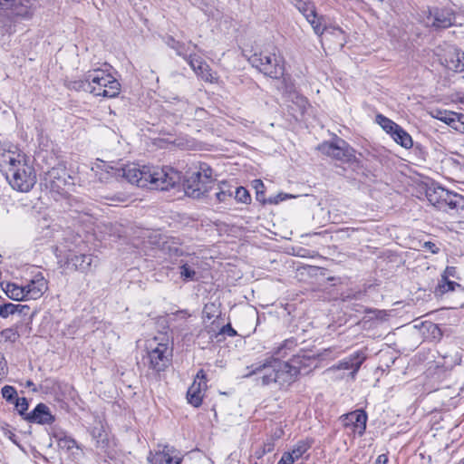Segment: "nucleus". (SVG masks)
Returning <instances> with one entry per match:
<instances>
[{
  "mask_svg": "<svg viewBox=\"0 0 464 464\" xmlns=\"http://www.w3.org/2000/svg\"><path fill=\"white\" fill-rule=\"evenodd\" d=\"M118 175L128 182L140 188L167 190L179 183L181 175L171 167L139 166L129 163L124 166L118 164Z\"/></svg>",
  "mask_w": 464,
  "mask_h": 464,
  "instance_id": "1",
  "label": "nucleus"
},
{
  "mask_svg": "<svg viewBox=\"0 0 464 464\" xmlns=\"http://www.w3.org/2000/svg\"><path fill=\"white\" fill-rule=\"evenodd\" d=\"M310 366L311 359L300 355L295 356L289 362L270 357L264 362L252 365L250 374L258 375L263 385L275 382L284 386L293 382L303 368Z\"/></svg>",
  "mask_w": 464,
  "mask_h": 464,
  "instance_id": "2",
  "label": "nucleus"
},
{
  "mask_svg": "<svg viewBox=\"0 0 464 464\" xmlns=\"http://www.w3.org/2000/svg\"><path fill=\"white\" fill-rule=\"evenodd\" d=\"M0 169L11 187L21 192H28L36 182L34 169L25 161L23 154L16 151L0 153Z\"/></svg>",
  "mask_w": 464,
  "mask_h": 464,
  "instance_id": "3",
  "label": "nucleus"
},
{
  "mask_svg": "<svg viewBox=\"0 0 464 464\" xmlns=\"http://www.w3.org/2000/svg\"><path fill=\"white\" fill-rule=\"evenodd\" d=\"M81 87L93 96L103 98H114L121 91L118 80L106 70L100 68L89 71L82 81Z\"/></svg>",
  "mask_w": 464,
  "mask_h": 464,
  "instance_id": "4",
  "label": "nucleus"
},
{
  "mask_svg": "<svg viewBox=\"0 0 464 464\" xmlns=\"http://www.w3.org/2000/svg\"><path fill=\"white\" fill-rule=\"evenodd\" d=\"M216 179L212 169L206 163L194 165L187 172L184 181L185 193L193 198H200L208 195L215 187Z\"/></svg>",
  "mask_w": 464,
  "mask_h": 464,
  "instance_id": "5",
  "label": "nucleus"
},
{
  "mask_svg": "<svg viewBox=\"0 0 464 464\" xmlns=\"http://www.w3.org/2000/svg\"><path fill=\"white\" fill-rule=\"evenodd\" d=\"M148 364L155 372H162L169 367L172 357V346L166 335L155 336L146 343Z\"/></svg>",
  "mask_w": 464,
  "mask_h": 464,
  "instance_id": "6",
  "label": "nucleus"
},
{
  "mask_svg": "<svg viewBox=\"0 0 464 464\" xmlns=\"http://www.w3.org/2000/svg\"><path fill=\"white\" fill-rule=\"evenodd\" d=\"M253 66L264 74L277 79L284 74L283 58L275 53H261L250 58Z\"/></svg>",
  "mask_w": 464,
  "mask_h": 464,
  "instance_id": "7",
  "label": "nucleus"
},
{
  "mask_svg": "<svg viewBox=\"0 0 464 464\" xmlns=\"http://www.w3.org/2000/svg\"><path fill=\"white\" fill-rule=\"evenodd\" d=\"M457 270L454 266H447L441 275V278L439 281L437 286L435 287L434 294L436 296L442 297L446 295L447 297H451L452 295L460 296L459 303L462 304L464 300V287L450 280V277H456Z\"/></svg>",
  "mask_w": 464,
  "mask_h": 464,
  "instance_id": "8",
  "label": "nucleus"
},
{
  "mask_svg": "<svg viewBox=\"0 0 464 464\" xmlns=\"http://www.w3.org/2000/svg\"><path fill=\"white\" fill-rule=\"evenodd\" d=\"M0 9L9 10L13 18L31 20L36 11V5L33 0H0Z\"/></svg>",
  "mask_w": 464,
  "mask_h": 464,
  "instance_id": "9",
  "label": "nucleus"
},
{
  "mask_svg": "<svg viewBox=\"0 0 464 464\" xmlns=\"http://www.w3.org/2000/svg\"><path fill=\"white\" fill-rule=\"evenodd\" d=\"M454 19V13L447 7H429L424 14L426 24L436 28H448L453 24Z\"/></svg>",
  "mask_w": 464,
  "mask_h": 464,
  "instance_id": "10",
  "label": "nucleus"
},
{
  "mask_svg": "<svg viewBox=\"0 0 464 464\" xmlns=\"http://www.w3.org/2000/svg\"><path fill=\"white\" fill-rule=\"evenodd\" d=\"M457 196L458 193L451 192L441 187L429 188L426 191L429 202L448 214Z\"/></svg>",
  "mask_w": 464,
  "mask_h": 464,
  "instance_id": "11",
  "label": "nucleus"
},
{
  "mask_svg": "<svg viewBox=\"0 0 464 464\" xmlns=\"http://www.w3.org/2000/svg\"><path fill=\"white\" fill-rule=\"evenodd\" d=\"M319 150L333 159L342 161H351L354 159V150L343 140L335 142H325L319 146Z\"/></svg>",
  "mask_w": 464,
  "mask_h": 464,
  "instance_id": "12",
  "label": "nucleus"
},
{
  "mask_svg": "<svg viewBox=\"0 0 464 464\" xmlns=\"http://www.w3.org/2000/svg\"><path fill=\"white\" fill-rule=\"evenodd\" d=\"M147 460L150 464H180L181 458L175 448L159 445L157 450L150 451Z\"/></svg>",
  "mask_w": 464,
  "mask_h": 464,
  "instance_id": "13",
  "label": "nucleus"
},
{
  "mask_svg": "<svg viewBox=\"0 0 464 464\" xmlns=\"http://www.w3.org/2000/svg\"><path fill=\"white\" fill-rule=\"evenodd\" d=\"M207 378L203 370H199L187 392V400L194 407L202 404L207 391Z\"/></svg>",
  "mask_w": 464,
  "mask_h": 464,
  "instance_id": "14",
  "label": "nucleus"
},
{
  "mask_svg": "<svg viewBox=\"0 0 464 464\" xmlns=\"http://www.w3.org/2000/svg\"><path fill=\"white\" fill-rule=\"evenodd\" d=\"M188 63L194 71L198 77L206 82L216 83L218 82V74L213 72L210 66L196 53H190L188 57Z\"/></svg>",
  "mask_w": 464,
  "mask_h": 464,
  "instance_id": "15",
  "label": "nucleus"
},
{
  "mask_svg": "<svg viewBox=\"0 0 464 464\" xmlns=\"http://www.w3.org/2000/svg\"><path fill=\"white\" fill-rule=\"evenodd\" d=\"M366 360V355L363 352L358 351L351 354L349 357L340 361L338 364L330 367L327 372H334L337 370H353L350 373L352 379L355 378L361 365Z\"/></svg>",
  "mask_w": 464,
  "mask_h": 464,
  "instance_id": "16",
  "label": "nucleus"
},
{
  "mask_svg": "<svg viewBox=\"0 0 464 464\" xmlns=\"http://www.w3.org/2000/svg\"><path fill=\"white\" fill-rule=\"evenodd\" d=\"M343 426L350 428L353 433L362 436L366 429L367 415L363 411H354L342 416Z\"/></svg>",
  "mask_w": 464,
  "mask_h": 464,
  "instance_id": "17",
  "label": "nucleus"
},
{
  "mask_svg": "<svg viewBox=\"0 0 464 464\" xmlns=\"http://www.w3.org/2000/svg\"><path fill=\"white\" fill-rule=\"evenodd\" d=\"M441 64L454 72L464 71V53L456 47H449L440 59Z\"/></svg>",
  "mask_w": 464,
  "mask_h": 464,
  "instance_id": "18",
  "label": "nucleus"
},
{
  "mask_svg": "<svg viewBox=\"0 0 464 464\" xmlns=\"http://www.w3.org/2000/svg\"><path fill=\"white\" fill-rule=\"evenodd\" d=\"M92 170L101 182H109L112 178H119L118 163L105 162L97 160L93 164Z\"/></svg>",
  "mask_w": 464,
  "mask_h": 464,
  "instance_id": "19",
  "label": "nucleus"
},
{
  "mask_svg": "<svg viewBox=\"0 0 464 464\" xmlns=\"http://www.w3.org/2000/svg\"><path fill=\"white\" fill-rule=\"evenodd\" d=\"M48 289L46 279L42 274L35 275L26 285H24L27 300L39 299Z\"/></svg>",
  "mask_w": 464,
  "mask_h": 464,
  "instance_id": "20",
  "label": "nucleus"
},
{
  "mask_svg": "<svg viewBox=\"0 0 464 464\" xmlns=\"http://www.w3.org/2000/svg\"><path fill=\"white\" fill-rule=\"evenodd\" d=\"M293 2L299 9V11L303 13L306 20L311 24L314 33L316 34H322L324 31V28L320 22V18L317 17L314 6L311 3H306L302 0H293Z\"/></svg>",
  "mask_w": 464,
  "mask_h": 464,
  "instance_id": "21",
  "label": "nucleus"
},
{
  "mask_svg": "<svg viewBox=\"0 0 464 464\" xmlns=\"http://www.w3.org/2000/svg\"><path fill=\"white\" fill-rule=\"evenodd\" d=\"M97 256L91 254H73L67 258L68 265H72L75 271L87 274L92 270V266H96Z\"/></svg>",
  "mask_w": 464,
  "mask_h": 464,
  "instance_id": "22",
  "label": "nucleus"
},
{
  "mask_svg": "<svg viewBox=\"0 0 464 464\" xmlns=\"http://www.w3.org/2000/svg\"><path fill=\"white\" fill-rule=\"evenodd\" d=\"M27 420L39 424H50L54 420L49 408L44 403H39L27 416Z\"/></svg>",
  "mask_w": 464,
  "mask_h": 464,
  "instance_id": "23",
  "label": "nucleus"
},
{
  "mask_svg": "<svg viewBox=\"0 0 464 464\" xmlns=\"http://www.w3.org/2000/svg\"><path fill=\"white\" fill-rule=\"evenodd\" d=\"M168 46L171 49L175 50L177 54L182 56L187 62L188 57L190 53H193L192 51L198 49V45L193 44L191 41L188 43H180L176 41L174 38L169 37L167 41Z\"/></svg>",
  "mask_w": 464,
  "mask_h": 464,
  "instance_id": "24",
  "label": "nucleus"
},
{
  "mask_svg": "<svg viewBox=\"0 0 464 464\" xmlns=\"http://www.w3.org/2000/svg\"><path fill=\"white\" fill-rule=\"evenodd\" d=\"M449 215L457 222L464 223V197L458 194L450 209Z\"/></svg>",
  "mask_w": 464,
  "mask_h": 464,
  "instance_id": "25",
  "label": "nucleus"
},
{
  "mask_svg": "<svg viewBox=\"0 0 464 464\" xmlns=\"http://www.w3.org/2000/svg\"><path fill=\"white\" fill-rule=\"evenodd\" d=\"M6 295L14 301L27 300L24 285H19L14 283H7L5 287Z\"/></svg>",
  "mask_w": 464,
  "mask_h": 464,
  "instance_id": "26",
  "label": "nucleus"
},
{
  "mask_svg": "<svg viewBox=\"0 0 464 464\" xmlns=\"http://www.w3.org/2000/svg\"><path fill=\"white\" fill-rule=\"evenodd\" d=\"M29 310L28 305L24 304H14L12 303L5 304L0 305V316L3 318H7L11 314H26Z\"/></svg>",
  "mask_w": 464,
  "mask_h": 464,
  "instance_id": "27",
  "label": "nucleus"
},
{
  "mask_svg": "<svg viewBox=\"0 0 464 464\" xmlns=\"http://www.w3.org/2000/svg\"><path fill=\"white\" fill-rule=\"evenodd\" d=\"M393 140L403 147L404 149H411L413 146V140L411 136L404 130L401 126L392 135Z\"/></svg>",
  "mask_w": 464,
  "mask_h": 464,
  "instance_id": "28",
  "label": "nucleus"
},
{
  "mask_svg": "<svg viewBox=\"0 0 464 464\" xmlns=\"http://www.w3.org/2000/svg\"><path fill=\"white\" fill-rule=\"evenodd\" d=\"M461 353L459 352H455L453 353L444 355L442 357V362H438V366H440L445 371H450L455 366L459 365L461 363Z\"/></svg>",
  "mask_w": 464,
  "mask_h": 464,
  "instance_id": "29",
  "label": "nucleus"
},
{
  "mask_svg": "<svg viewBox=\"0 0 464 464\" xmlns=\"http://www.w3.org/2000/svg\"><path fill=\"white\" fill-rule=\"evenodd\" d=\"M311 448V442L309 440H299L297 441L291 451H286L295 461L298 460L302 456Z\"/></svg>",
  "mask_w": 464,
  "mask_h": 464,
  "instance_id": "30",
  "label": "nucleus"
},
{
  "mask_svg": "<svg viewBox=\"0 0 464 464\" xmlns=\"http://www.w3.org/2000/svg\"><path fill=\"white\" fill-rule=\"evenodd\" d=\"M428 114L436 120H439L445 124H450L451 116H454V111H447L440 108H432L428 111Z\"/></svg>",
  "mask_w": 464,
  "mask_h": 464,
  "instance_id": "31",
  "label": "nucleus"
},
{
  "mask_svg": "<svg viewBox=\"0 0 464 464\" xmlns=\"http://www.w3.org/2000/svg\"><path fill=\"white\" fill-rule=\"evenodd\" d=\"M20 337L16 327L5 328L0 332V343H14Z\"/></svg>",
  "mask_w": 464,
  "mask_h": 464,
  "instance_id": "32",
  "label": "nucleus"
},
{
  "mask_svg": "<svg viewBox=\"0 0 464 464\" xmlns=\"http://www.w3.org/2000/svg\"><path fill=\"white\" fill-rule=\"evenodd\" d=\"M376 121L378 124L391 136L398 130L400 125L392 121V120L388 119L387 117L378 114L376 116Z\"/></svg>",
  "mask_w": 464,
  "mask_h": 464,
  "instance_id": "33",
  "label": "nucleus"
},
{
  "mask_svg": "<svg viewBox=\"0 0 464 464\" xmlns=\"http://www.w3.org/2000/svg\"><path fill=\"white\" fill-rule=\"evenodd\" d=\"M215 192V197L218 202H227L234 194L232 188L227 184L219 185Z\"/></svg>",
  "mask_w": 464,
  "mask_h": 464,
  "instance_id": "34",
  "label": "nucleus"
},
{
  "mask_svg": "<svg viewBox=\"0 0 464 464\" xmlns=\"http://www.w3.org/2000/svg\"><path fill=\"white\" fill-rule=\"evenodd\" d=\"M448 126L459 133L464 134V114L454 111V116H451L450 124Z\"/></svg>",
  "mask_w": 464,
  "mask_h": 464,
  "instance_id": "35",
  "label": "nucleus"
},
{
  "mask_svg": "<svg viewBox=\"0 0 464 464\" xmlns=\"http://www.w3.org/2000/svg\"><path fill=\"white\" fill-rule=\"evenodd\" d=\"M196 276L195 264L185 263L180 266V276L188 281L194 280Z\"/></svg>",
  "mask_w": 464,
  "mask_h": 464,
  "instance_id": "36",
  "label": "nucleus"
},
{
  "mask_svg": "<svg viewBox=\"0 0 464 464\" xmlns=\"http://www.w3.org/2000/svg\"><path fill=\"white\" fill-rule=\"evenodd\" d=\"M235 198L237 202L245 204L249 203L251 200L249 192L243 187H238L236 188Z\"/></svg>",
  "mask_w": 464,
  "mask_h": 464,
  "instance_id": "37",
  "label": "nucleus"
},
{
  "mask_svg": "<svg viewBox=\"0 0 464 464\" xmlns=\"http://www.w3.org/2000/svg\"><path fill=\"white\" fill-rule=\"evenodd\" d=\"M1 393L4 399L12 403L14 402L15 399L17 398L16 390L10 385L4 386L2 388Z\"/></svg>",
  "mask_w": 464,
  "mask_h": 464,
  "instance_id": "38",
  "label": "nucleus"
},
{
  "mask_svg": "<svg viewBox=\"0 0 464 464\" xmlns=\"http://www.w3.org/2000/svg\"><path fill=\"white\" fill-rule=\"evenodd\" d=\"M57 443L60 449L66 450H71L73 448L77 447L76 441L73 439L67 436L61 437L58 440Z\"/></svg>",
  "mask_w": 464,
  "mask_h": 464,
  "instance_id": "39",
  "label": "nucleus"
},
{
  "mask_svg": "<svg viewBox=\"0 0 464 464\" xmlns=\"http://www.w3.org/2000/svg\"><path fill=\"white\" fill-rule=\"evenodd\" d=\"M15 409L17 411L23 415L28 410V402L25 398H16L14 401Z\"/></svg>",
  "mask_w": 464,
  "mask_h": 464,
  "instance_id": "40",
  "label": "nucleus"
},
{
  "mask_svg": "<svg viewBox=\"0 0 464 464\" xmlns=\"http://www.w3.org/2000/svg\"><path fill=\"white\" fill-rule=\"evenodd\" d=\"M275 444L273 440L266 441L261 449V453L257 454V459L262 458L265 454L272 452L274 450Z\"/></svg>",
  "mask_w": 464,
  "mask_h": 464,
  "instance_id": "41",
  "label": "nucleus"
},
{
  "mask_svg": "<svg viewBox=\"0 0 464 464\" xmlns=\"http://www.w3.org/2000/svg\"><path fill=\"white\" fill-rule=\"evenodd\" d=\"M8 372L7 362L5 356L0 353V380L3 379Z\"/></svg>",
  "mask_w": 464,
  "mask_h": 464,
  "instance_id": "42",
  "label": "nucleus"
},
{
  "mask_svg": "<svg viewBox=\"0 0 464 464\" xmlns=\"http://www.w3.org/2000/svg\"><path fill=\"white\" fill-rule=\"evenodd\" d=\"M293 198L292 195H289V194H284V193H280L278 195H276L274 198H270L269 199V202L270 203H274V204H277L286 198Z\"/></svg>",
  "mask_w": 464,
  "mask_h": 464,
  "instance_id": "43",
  "label": "nucleus"
},
{
  "mask_svg": "<svg viewBox=\"0 0 464 464\" xmlns=\"http://www.w3.org/2000/svg\"><path fill=\"white\" fill-rule=\"evenodd\" d=\"M295 462V461L288 453L284 452L277 464H294Z\"/></svg>",
  "mask_w": 464,
  "mask_h": 464,
  "instance_id": "44",
  "label": "nucleus"
},
{
  "mask_svg": "<svg viewBox=\"0 0 464 464\" xmlns=\"http://www.w3.org/2000/svg\"><path fill=\"white\" fill-rule=\"evenodd\" d=\"M293 342L291 341H285L283 344H281V346L275 352V354L276 355H278V356H285L286 355V353H282V351L286 349L288 347L289 344H292Z\"/></svg>",
  "mask_w": 464,
  "mask_h": 464,
  "instance_id": "45",
  "label": "nucleus"
},
{
  "mask_svg": "<svg viewBox=\"0 0 464 464\" xmlns=\"http://www.w3.org/2000/svg\"><path fill=\"white\" fill-rule=\"evenodd\" d=\"M221 333L227 334L229 336H235L237 334V332L231 327L230 324L223 326L221 329Z\"/></svg>",
  "mask_w": 464,
  "mask_h": 464,
  "instance_id": "46",
  "label": "nucleus"
},
{
  "mask_svg": "<svg viewBox=\"0 0 464 464\" xmlns=\"http://www.w3.org/2000/svg\"><path fill=\"white\" fill-rule=\"evenodd\" d=\"M424 246L430 250L431 253L436 254L439 250V248L436 246V245L432 242H425Z\"/></svg>",
  "mask_w": 464,
  "mask_h": 464,
  "instance_id": "47",
  "label": "nucleus"
},
{
  "mask_svg": "<svg viewBox=\"0 0 464 464\" xmlns=\"http://www.w3.org/2000/svg\"><path fill=\"white\" fill-rule=\"evenodd\" d=\"M297 102L303 110L308 105V101L303 96L297 97Z\"/></svg>",
  "mask_w": 464,
  "mask_h": 464,
  "instance_id": "48",
  "label": "nucleus"
},
{
  "mask_svg": "<svg viewBox=\"0 0 464 464\" xmlns=\"http://www.w3.org/2000/svg\"><path fill=\"white\" fill-rule=\"evenodd\" d=\"M388 461V457L385 454H382L378 456L375 464H386Z\"/></svg>",
  "mask_w": 464,
  "mask_h": 464,
  "instance_id": "49",
  "label": "nucleus"
},
{
  "mask_svg": "<svg viewBox=\"0 0 464 464\" xmlns=\"http://www.w3.org/2000/svg\"><path fill=\"white\" fill-rule=\"evenodd\" d=\"M254 184H255V188H256V189L257 191V194H258L259 193V189L264 188V184H263L262 180H260V179L254 180Z\"/></svg>",
  "mask_w": 464,
  "mask_h": 464,
  "instance_id": "50",
  "label": "nucleus"
},
{
  "mask_svg": "<svg viewBox=\"0 0 464 464\" xmlns=\"http://www.w3.org/2000/svg\"><path fill=\"white\" fill-rule=\"evenodd\" d=\"M205 113V111L203 109H198L197 110V114H198V116H202V114Z\"/></svg>",
  "mask_w": 464,
  "mask_h": 464,
  "instance_id": "51",
  "label": "nucleus"
},
{
  "mask_svg": "<svg viewBox=\"0 0 464 464\" xmlns=\"http://www.w3.org/2000/svg\"><path fill=\"white\" fill-rule=\"evenodd\" d=\"M214 305L211 304L210 306L209 305H206L205 306V310H204V313H207V311L210 308V307H213Z\"/></svg>",
  "mask_w": 464,
  "mask_h": 464,
  "instance_id": "52",
  "label": "nucleus"
},
{
  "mask_svg": "<svg viewBox=\"0 0 464 464\" xmlns=\"http://www.w3.org/2000/svg\"><path fill=\"white\" fill-rule=\"evenodd\" d=\"M282 434V430H279V432H276V438H279Z\"/></svg>",
  "mask_w": 464,
  "mask_h": 464,
  "instance_id": "53",
  "label": "nucleus"
},
{
  "mask_svg": "<svg viewBox=\"0 0 464 464\" xmlns=\"http://www.w3.org/2000/svg\"><path fill=\"white\" fill-rule=\"evenodd\" d=\"M26 385H27L28 387H30V386L34 385V383H33L31 381H28V382H27V383H26Z\"/></svg>",
  "mask_w": 464,
  "mask_h": 464,
  "instance_id": "54",
  "label": "nucleus"
},
{
  "mask_svg": "<svg viewBox=\"0 0 464 464\" xmlns=\"http://www.w3.org/2000/svg\"><path fill=\"white\" fill-rule=\"evenodd\" d=\"M261 453V449L257 451H256V456L257 457V454Z\"/></svg>",
  "mask_w": 464,
  "mask_h": 464,
  "instance_id": "55",
  "label": "nucleus"
},
{
  "mask_svg": "<svg viewBox=\"0 0 464 464\" xmlns=\"http://www.w3.org/2000/svg\"><path fill=\"white\" fill-rule=\"evenodd\" d=\"M254 464H257V463H254Z\"/></svg>",
  "mask_w": 464,
  "mask_h": 464,
  "instance_id": "56",
  "label": "nucleus"
}]
</instances>
